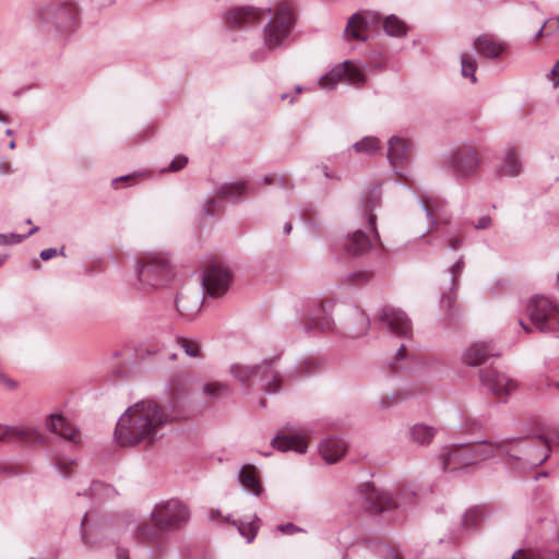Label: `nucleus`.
I'll use <instances>...</instances> for the list:
<instances>
[{"label": "nucleus", "instance_id": "nucleus-14", "mask_svg": "<svg viewBox=\"0 0 559 559\" xmlns=\"http://www.w3.org/2000/svg\"><path fill=\"white\" fill-rule=\"evenodd\" d=\"M474 48L480 57L498 58L504 50V45L490 34L478 36L474 41Z\"/></svg>", "mask_w": 559, "mask_h": 559}, {"label": "nucleus", "instance_id": "nucleus-2", "mask_svg": "<svg viewBox=\"0 0 559 559\" xmlns=\"http://www.w3.org/2000/svg\"><path fill=\"white\" fill-rule=\"evenodd\" d=\"M170 275L168 259L160 253H150L141 259L136 267L139 288L157 287L164 284Z\"/></svg>", "mask_w": 559, "mask_h": 559}, {"label": "nucleus", "instance_id": "nucleus-37", "mask_svg": "<svg viewBox=\"0 0 559 559\" xmlns=\"http://www.w3.org/2000/svg\"><path fill=\"white\" fill-rule=\"evenodd\" d=\"M75 9L74 7H67L60 9L55 14L56 22L62 27H71L74 24Z\"/></svg>", "mask_w": 559, "mask_h": 559}, {"label": "nucleus", "instance_id": "nucleus-38", "mask_svg": "<svg viewBox=\"0 0 559 559\" xmlns=\"http://www.w3.org/2000/svg\"><path fill=\"white\" fill-rule=\"evenodd\" d=\"M480 516L481 514L478 509L467 510L462 516V527L466 531L474 528L478 524Z\"/></svg>", "mask_w": 559, "mask_h": 559}, {"label": "nucleus", "instance_id": "nucleus-40", "mask_svg": "<svg viewBox=\"0 0 559 559\" xmlns=\"http://www.w3.org/2000/svg\"><path fill=\"white\" fill-rule=\"evenodd\" d=\"M405 495H406V491L401 492L399 496V502L396 504H394L391 502L390 498L386 495L372 492V496H374L378 499V507L381 510H385L391 507H397L400 504H403Z\"/></svg>", "mask_w": 559, "mask_h": 559}, {"label": "nucleus", "instance_id": "nucleus-51", "mask_svg": "<svg viewBox=\"0 0 559 559\" xmlns=\"http://www.w3.org/2000/svg\"><path fill=\"white\" fill-rule=\"evenodd\" d=\"M464 263L462 260L456 261L452 266V272L456 275L463 270Z\"/></svg>", "mask_w": 559, "mask_h": 559}, {"label": "nucleus", "instance_id": "nucleus-22", "mask_svg": "<svg viewBox=\"0 0 559 559\" xmlns=\"http://www.w3.org/2000/svg\"><path fill=\"white\" fill-rule=\"evenodd\" d=\"M522 164L519 158L518 150L509 146L504 151L501 165L498 169L501 176H518L521 173Z\"/></svg>", "mask_w": 559, "mask_h": 559}, {"label": "nucleus", "instance_id": "nucleus-32", "mask_svg": "<svg viewBox=\"0 0 559 559\" xmlns=\"http://www.w3.org/2000/svg\"><path fill=\"white\" fill-rule=\"evenodd\" d=\"M177 309L181 316L186 318H193L201 309V302L199 298H195L193 302H190L188 297L180 296L177 299Z\"/></svg>", "mask_w": 559, "mask_h": 559}, {"label": "nucleus", "instance_id": "nucleus-59", "mask_svg": "<svg viewBox=\"0 0 559 559\" xmlns=\"http://www.w3.org/2000/svg\"><path fill=\"white\" fill-rule=\"evenodd\" d=\"M545 25H546V23H544V24L542 25V27L538 29V32H537V34H536V38H539V37H542V36L544 35V28H545Z\"/></svg>", "mask_w": 559, "mask_h": 559}, {"label": "nucleus", "instance_id": "nucleus-46", "mask_svg": "<svg viewBox=\"0 0 559 559\" xmlns=\"http://www.w3.org/2000/svg\"><path fill=\"white\" fill-rule=\"evenodd\" d=\"M491 225V218L489 216L480 217L477 223H475V228L477 229H486Z\"/></svg>", "mask_w": 559, "mask_h": 559}, {"label": "nucleus", "instance_id": "nucleus-57", "mask_svg": "<svg viewBox=\"0 0 559 559\" xmlns=\"http://www.w3.org/2000/svg\"><path fill=\"white\" fill-rule=\"evenodd\" d=\"M520 325L524 329L526 333L531 332V328L526 325L522 320L519 321Z\"/></svg>", "mask_w": 559, "mask_h": 559}, {"label": "nucleus", "instance_id": "nucleus-19", "mask_svg": "<svg viewBox=\"0 0 559 559\" xmlns=\"http://www.w3.org/2000/svg\"><path fill=\"white\" fill-rule=\"evenodd\" d=\"M523 452L525 460L532 465H539L549 456L550 448L548 442L543 438L534 440V447L524 445Z\"/></svg>", "mask_w": 559, "mask_h": 559}, {"label": "nucleus", "instance_id": "nucleus-20", "mask_svg": "<svg viewBox=\"0 0 559 559\" xmlns=\"http://www.w3.org/2000/svg\"><path fill=\"white\" fill-rule=\"evenodd\" d=\"M344 247L347 252L358 255L367 252L371 248L370 238L362 230L358 229L345 238Z\"/></svg>", "mask_w": 559, "mask_h": 559}, {"label": "nucleus", "instance_id": "nucleus-54", "mask_svg": "<svg viewBox=\"0 0 559 559\" xmlns=\"http://www.w3.org/2000/svg\"><path fill=\"white\" fill-rule=\"evenodd\" d=\"M369 326H370L369 320L362 319V331H361L360 335L365 334L369 330Z\"/></svg>", "mask_w": 559, "mask_h": 559}, {"label": "nucleus", "instance_id": "nucleus-43", "mask_svg": "<svg viewBox=\"0 0 559 559\" xmlns=\"http://www.w3.org/2000/svg\"><path fill=\"white\" fill-rule=\"evenodd\" d=\"M187 163H188V158L183 155H179L174 158V160L168 166L167 170L168 171H178V170L182 169L187 165Z\"/></svg>", "mask_w": 559, "mask_h": 559}, {"label": "nucleus", "instance_id": "nucleus-13", "mask_svg": "<svg viewBox=\"0 0 559 559\" xmlns=\"http://www.w3.org/2000/svg\"><path fill=\"white\" fill-rule=\"evenodd\" d=\"M262 19V11L253 7H241L229 10L225 20L229 27L254 25Z\"/></svg>", "mask_w": 559, "mask_h": 559}, {"label": "nucleus", "instance_id": "nucleus-47", "mask_svg": "<svg viewBox=\"0 0 559 559\" xmlns=\"http://www.w3.org/2000/svg\"><path fill=\"white\" fill-rule=\"evenodd\" d=\"M58 254V251L57 249L55 248H48V249H45L40 252V258L45 261L56 257Z\"/></svg>", "mask_w": 559, "mask_h": 559}, {"label": "nucleus", "instance_id": "nucleus-10", "mask_svg": "<svg viewBox=\"0 0 559 559\" xmlns=\"http://www.w3.org/2000/svg\"><path fill=\"white\" fill-rule=\"evenodd\" d=\"M493 342L478 341L469 344L462 354V360L471 367L486 362L490 357L498 356Z\"/></svg>", "mask_w": 559, "mask_h": 559}, {"label": "nucleus", "instance_id": "nucleus-36", "mask_svg": "<svg viewBox=\"0 0 559 559\" xmlns=\"http://www.w3.org/2000/svg\"><path fill=\"white\" fill-rule=\"evenodd\" d=\"M383 27L389 35L393 36H401L406 33L405 24L395 15L388 16L384 20Z\"/></svg>", "mask_w": 559, "mask_h": 559}, {"label": "nucleus", "instance_id": "nucleus-52", "mask_svg": "<svg viewBox=\"0 0 559 559\" xmlns=\"http://www.w3.org/2000/svg\"><path fill=\"white\" fill-rule=\"evenodd\" d=\"M512 559H527L525 551L519 549L512 555Z\"/></svg>", "mask_w": 559, "mask_h": 559}, {"label": "nucleus", "instance_id": "nucleus-27", "mask_svg": "<svg viewBox=\"0 0 559 559\" xmlns=\"http://www.w3.org/2000/svg\"><path fill=\"white\" fill-rule=\"evenodd\" d=\"M472 445H473V449L475 452V457H476L477 463L488 460V459H491L496 455L503 454L506 452V443L504 442L491 443V442L484 441V442L474 443Z\"/></svg>", "mask_w": 559, "mask_h": 559}, {"label": "nucleus", "instance_id": "nucleus-3", "mask_svg": "<svg viewBox=\"0 0 559 559\" xmlns=\"http://www.w3.org/2000/svg\"><path fill=\"white\" fill-rule=\"evenodd\" d=\"M527 314L531 322L542 332L559 328V307L545 296H534L530 299Z\"/></svg>", "mask_w": 559, "mask_h": 559}, {"label": "nucleus", "instance_id": "nucleus-6", "mask_svg": "<svg viewBox=\"0 0 559 559\" xmlns=\"http://www.w3.org/2000/svg\"><path fill=\"white\" fill-rule=\"evenodd\" d=\"M231 283V275L219 262H213L205 266L202 285L211 297L222 296L227 292Z\"/></svg>", "mask_w": 559, "mask_h": 559}, {"label": "nucleus", "instance_id": "nucleus-63", "mask_svg": "<svg viewBox=\"0 0 559 559\" xmlns=\"http://www.w3.org/2000/svg\"><path fill=\"white\" fill-rule=\"evenodd\" d=\"M0 121H2V122H8V121H9V119H8V117H7L5 115H3V114H1V112H0Z\"/></svg>", "mask_w": 559, "mask_h": 559}, {"label": "nucleus", "instance_id": "nucleus-9", "mask_svg": "<svg viewBox=\"0 0 559 559\" xmlns=\"http://www.w3.org/2000/svg\"><path fill=\"white\" fill-rule=\"evenodd\" d=\"M442 467L445 471H459L477 464L472 444L455 445L441 456Z\"/></svg>", "mask_w": 559, "mask_h": 559}, {"label": "nucleus", "instance_id": "nucleus-17", "mask_svg": "<svg viewBox=\"0 0 559 559\" xmlns=\"http://www.w3.org/2000/svg\"><path fill=\"white\" fill-rule=\"evenodd\" d=\"M380 204V194L377 190H368L361 201L360 214L369 229L376 231V215L373 210Z\"/></svg>", "mask_w": 559, "mask_h": 559}, {"label": "nucleus", "instance_id": "nucleus-16", "mask_svg": "<svg viewBox=\"0 0 559 559\" xmlns=\"http://www.w3.org/2000/svg\"><path fill=\"white\" fill-rule=\"evenodd\" d=\"M46 425L51 432L66 440L74 441L78 436L76 427L61 415H50Z\"/></svg>", "mask_w": 559, "mask_h": 559}, {"label": "nucleus", "instance_id": "nucleus-35", "mask_svg": "<svg viewBox=\"0 0 559 559\" xmlns=\"http://www.w3.org/2000/svg\"><path fill=\"white\" fill-rule=\"evenodd\" d=\"M259 522H260V520L257 516H254V519L248 523L233 522V524L237 525L239 533L243 537H246L248 543H251L254 539V537L259 531V527H260Z\"/></svg>", "mask_w": 559, "mask_h": 559}, {"label": "nucleus", "instance_id": "nucleus-30", "mask_svg": "<svg viewBox=\"0 0 559 559\" xmlns=\"http://www.w3.org/2000/svg\"><path fill=\"white\" fill-rule=\"evenodd\" d=\"M343 74L344 71L340 69L338 64L319 79V86L323 90H333L338 83L343 82Z\"/></svg>", "mask_w": 559, "mask_h": 559}, {"label": "nucleus", "instance_id": "nucleus-61", "mask_svg": "<svg viewBox=\"0 0 559 559\" xmlns=\"http://www.w3.org/2000/svg\"><path fill=\"white\" fill-rule=\"evenodd\" d=\"M284 230L286 234H289L290 230H292V224L290 223H286L285 226H284Z\"/></svg>", "mask_w": 559, "mask_h": 559}, {"label": "nucleus", "instance_id": "nucleus-53", "mask_svg": "<svg viewBox=\"0 0 559 559\" xmlns=\"http://www.w3.org/2000/svg\"><path fill=\"white\" fill-rule=\"evenodd\" d=\"M460 246H461V241H460L457 238H451V239L449 240V247H450L451 249H454V250H455V249H457Z\"/></svg>", "mask_w": 559, "mask_h": 559}, {"label": "nucleus", "instance_id": "nucleus-62", "mask_svg": "<svg viewBox=\"0 0 559 559\" xmlns=\"http://www.w3.org/2000/svg\"><path fill=\"white\" fill-rule=\"evenodd\" d=\"M403 352H404V346H401L396 353V357L400 358L403 356Z\"/></svg>", "mask_w": 559, "mask_h": 559}, {"label": "nucleus", "instance_id": "nucleus-55", "mask_svg": "<svg viewBox=\"0 0 559 559\" xmlns=\"http://www.w3.org/2000/svg\"><path fill=\"white\" fill-rule=\"evenodd\" d=\"M0 245H10L9 235H0Z\"/></svg>", "mask_w": 559, "mask_h": 559}, {"label": "nucleus", "instance_id": "nucleus-50", "mask_svg": "<svg viewBox=\"0 0 559 559\" xmlns=\"http://www.w3.org/2000/svg\"><path fill=\"white\" fill-rule=\"evenodd\" d=\"M24 238H25V236H23V235H19V234H10V235H9V241H10V245H11V243H19V242H21Z\"/></svg>", "mask_w": 559, "mask_h": 559}, {"label": "nucleus", "instance_id": "nucleus-42", "mask_svg": "<svg viewBox=\"0 0 559 559\" xmlns=\"http://www.w3.org/2000/svg\"><path fill=\"white\" fill-rule=\"evenodd\" d=\"M547 80L551 83L552 87H559V60L554 64L551 70L547 73Z\"/></svg>", "mask_w": 559, "mask_h": 559}, {"label": "nucleus", "instance_id": "nucleus-8", "mask_svg": "<svg viewBox=\"0 0 559 559\" xmlns=\"http://www.w3.org/2000/svg\"><path fill=\"white\" fill-rule=\"evenodd\" d=\"M377 321L382 330L399 336H408L412 332V324L407 316L392 307L382 308L378 312Z\"/></svg>", "mask_w": 559, "mask_h": 559}, {"label": "nucleus", "instance_id": "nucleus-49", "mask_svg": "<svg viewBox=\"0 0 559 559\" xmlns=\"http://www.w3.org/2000/svg\"><path fill=\"white\" fill-rule=\"evenodd\" d=\"M533 559H559V554H538Z\"/></svg>", "mask_w": 559, "mask_h": 559}, {"label": "nucleus", "instance_id": "nucleus-1", "mask_svg": "<svg viewBox=\"0 0 559 559\" xmlns=\"http://www.w3.org/2000/svg\"><path fill=\"white\" fill-rule=\"evenodd\" d=\"M168 419V414L157 402L142 400L129 406L119 417L115 440L122 447L152 443Z\"/></svg>", "mask_w": 559, "mask_h": 559}, {"label": "nucleus", "instance_id": "nucleus-31", "mask_svg": "<svg viewBox=\"0 0 559 559\" xmlns=\"http://www.w3.org/2000/svg\"><path fill=\"white\" fill-rule=\"evenodd\" d=\"M249 191L248 186L243 181L224 185L218 190V195L224 199H238Z\"/></svg>", "mask_w": 559, "mask_h": 559}, {"label": "nucleus", "instance_id": "nucleus-48", "mask_svg": "<svg viewBox=\"0 0 559 559\" xmlns=\"http://www.w3.org/2000/svg\"><path fill=\"white\" fill-rule=\"evenodd\" d=\"M217 205V201L215 199H211L207 201L205 205V214L211 215L215 212V207Z\"/></svg>", "mask_w": 559, "mask_h": 559}, {"label": "nucleus", "instance_id": "nucleus-64", "mask_svg": "<svg viewBox=\"0 0 559 559\" xmlns=\"http://www.w3.org/2000/svg\"><path fill=\"white\" fill-rule=\"evenodd\" d=\"M358 276H359L361 280H364V281H366V280H368V278H369V274H367V273L359 274Z\"/></svg>", "mask_w": 559, "mask_h": 559}, {"label": "nucleus", "instance_id": "nucleus-4", "mask_svg": "<svg viewBox=\"0 0 559 559\" xmlns=\"http://www.w3.org/2000/svg\"><path fill=\"white\" fill-rule=\"evenodd\" d=\"M151 518L159 530H175L188 521L189 511L182 502L168 500L157 503Z\"/></svg>", "mask_w": 559, "mask_h": 559}, {"label": "nucleus", "instance_id": "nucleus-25", "mask_svg": "<svg viewBox=\"0 0 559 559\" xmlns=\"http://www.w3.org/2000/svg\"><path fill=\"white\" fill-rule=\"evenodd\" d=\"M456 169L460 175L468 176L478 168L477 154L471 150L460 151L455 157Z\"/></svg>", "mask_w": 559, "mask_h": 559}, {"label": "nucleus", "instance_id": "nucleus-34", "mask_svg": "<svg viewBox=\"0 0 559 559\" xmlns=\"http://www.w3.org/2000/svg\"><path fill=\"white\" fill-rule=\"evenodd\" d=\"M354 150L358 154H373L380 148V141L374 136H366L354 144Z\"/></svg>", "mask_w": 559, "mask_h": 559}, {"label": "nucleus", "instance_id": "nucleus-33", "mask_svg": "<svg viewBox=\"0 0 559 559\" xmlns=\"http://www.w3.org/2000/svg\"><path fill=\"white\" fill-rule=\"evenodd\" d=\"M461 61V74L464 78H468L472 83H476L477 79L475 75L476 69H477V62L476 59L467 53L463 52L460 58Z\"/></svg>", "mask_w": 559, "mask_h": 559}, {"label": "nucleus", "instance_id": "nucleus-15", "mask_svg": "<svg viewBox=\"0 0 559 559\" xmlns=\"http://www.w3.org/2000/svg\"><path fill=\"white\" fill-rule=\"evenodd\" d=\"M411 144L407 140L393 136L388 143V158L391 165L397 169L400 164L406 162L409 157Z\"/></svg>", "mask_w": 559, "mask_h": 559}, {"label": "nucleus", "instance_id": "nucleus-56", "mask_svg": "<svg viewBox=\"0 0 559 559\" xmlns=\"http://www.w3.org/2000/svg\"><path fill=\"white\" fill-rule=\"evenodd\" d=\"M4 427L5 426L0 425V441L8 440V435L4 433Z\"/></svg>", "mask_w": 559, "mask_h": 559}, {"label": "nucleus", "instance_id": "nucleus-58", "mask_svg": "<svg viewBox=\"0 0 559 559\" xmlns=\"http://www.w3.org/2000/svg\"><path fill=\"white\" fill-rule=\"evenodd\" d=\"M7 385L11 390L16 388V383L14 381H12V380H7Z\"/></svg>", "mask_w": 559, "mask_h": 559}, {"label": "nucleus", "instance_id": "nucleus-18", "mask_svg": "<svg viewBox=\"0 0 559 559\" xmlns=\"http://www.w3.org/2000/svg\"><path fill=\"white\" fill-rule=\"evenodd\" d=\"M346 450V442L338 438H326L320 444V453L328 463H334L340 460Z\"/></svg>", "mask_w": 559, "mask_h": 559}, {"label": "nucleus", "instance_id": "nucleus-7", "mask_svg": "<svg viewBox=\"0 0 559 559\" xmlns=\"http://www.w3.org/2000/svg\"><path fill=\"white\" fill-rule=\"evenodd\" d=\"M481 384L498 399L504 400L518 389V383L508 374L493 368L480 370L479 373Z\"/></svg>", "mask_w": 559, "mask_h": 559}, {"label": "nucleus", "instance_id": "nucleus-60", "mask_svg": "<svg viewBox=\"0 0 559 559\" xmlns=\"http://www.w3.org/2000/svg\"><path fill=\"white\" fill-rule=\"evenodd\" d=\"M426 218H427V222L431 225L432 224V215L429 211H426Z\"/></svg>", "mask_w": 559, "mask_h": 559}, {"label": "nucleus", "instance_id": "nucleus-24", "mask_svg": "<svg viewBox=\"0 0 559 559\" xmlns=\"http://www.w3.org/2000/svg\"><path fill=\"white\" fill-rule=\"evenodd\" d=\"M4 433L9 441L33 442L38 440V431L33 426H5Z\"/></svg>", "mask_w": 559, "mask_h": 559}, {"label": "nucleus", "instance_id": "nucleus-44", "mask_svg": "<svg viewBox=\"0 0 559 559\" xmlns=\"http://www.w3.org/2000/svg\"><path fill=\"white\" fill-rule=\"evenodd\" d=\"M276 530L281 533L289 534V535L301 531V528H299L298 526H296L293 523L280 524L276 526Z\"/></svg>", "mask_w": 559, "mask_h": 559}, {"label": "nucleus", "instance_id": "nucleus-23", "mask_svg": "<svg viewBox=\"0 0 559 559\" xmlns=\"http://www.w3.org/2000/svg\"><path fill=\"white\" fill-rule=\"evenodd\" d=\"M272 445L282 452L293 450L298 453H305L307 451V443L299 436L277 435L272 439Z\"/></svg>", "mask_w": 559, "mask_h": 559}, {"label": "nucleus", "instance_id": "nucleus-28", "mask_svg": "<svg viewBox=\"0 0 559 559\" xmlns=\"http://www.w3.org/2000/svg\"><path fill=\"white\" fill-rule=\"evenodd\" d=\"M409 437L415 443L425 445L430 443L433 439L435 430L432 427L426 425H415L409 430Z\"/></svg>", "mask_w": 559, "mask_h": 559}, {"label": "nucleus", "instance_id": "nucleus-39", "mask_svg": "<svg viewBox=\"0 0 559 559\" xmlns=\"http://www.w3.org/2000/svg\"><path fill=\"white\" fill-rule=\"evenodd\" d=\"M202 391L205 395L216 399L228 391V386L221 382H210L203 385Z\"/></svg>", "mask_w": 559, "mask_h": 559}, {"label": "nucleus", "instance_id": "nucleus-41", "mask_svg": "<svg viewBox=\"0 0 559 559\" xmlns=\"http://www.w3.org/2000/svg\"><path fill=\"white\" fill-rule=\"evenodd\" d=\"M178 343L189 357H198L200 355V345L195 341L180 337Z\"/></svg>", "mask_w": 559, "mask_h": 559}, {"label": "nucleus", "instance_id": "nucleus-26", "mask_svg": "<svg viewBox=\"0 0 559 559\" xmlns=\"http://www.w3.org/2000/svg\"><path fill=\"white\" fill-rule=\"evenodd\" d=\"M340 69L344 71L343 81L355 86H361L366 83V73L364 69L356 62L346 60L340 64Z\"/></svg>", "mask_w": 559, "mask_h": 559}, {"label": "nucleus", "instance_id": "nucleus-45", "mask_svg": "<svg viewBox=\"0 0 559 559\" xmlns=\"http://www.w3.org/2000/svg\"><path fill=\"white\" fill-rule=\"evenodd\" d=\"M140 535L145 539H153L156 536V532L150 526H143L140 531Z\"/></svg>", "mask_w": 559, "mask_h": 559}, {"label": "nucleus", "instance_id": "nucleus-21", "mask_svg": "<svg viewBox=\"0 0 559 559\" xmlns=\"http://www.w3.org/2000/svg\"><path fill=\"white\" fill-rule=\"evenodd\" d=\"M241 486L255 496L262 491L257 467L251 464L242 466L238 475Z\"/></svg>", "mask_w": 559, "mask_h": 559}, {"label": "nucleus", "instance_id": "nucleus-12", "mask_svg": "<svg viewBox=\"0 0 559 559\" xmlns=\"http://www.w3.org/2000/svg\"><path fill=\"white\" fill-rule=\"evenodd\" d=\"M377 15L372 12L355 13L353 14L344 29V37L346 39H357L365 41L367 36L365 35L369 25L376 22Z\"/></svg>", "mask_w": 559, "mask_h": 559}, {"label": "nucleus", "instance_id": "nucleus-5", "mask_svg": "<svg viewBox=\"0 0 559 559\" xmlns=\"http://www.w3.org/2000/svg\"><path fill=\"white\" fill-rule=\"evenodd\" d=\"M230 373L241 383H246L255 374L266 376L270 373L271 379L264 382L263 389L269 393H275L281 389L282 379L278 374L271 372V361L269 360L262 361L260 365L255 366L235 364L230 367Z\"/></svg>", "mask_w": 559, "mask_h": 559}, {"label": "nucleus", "instance_id": "nucleus-29", "mask_svg": "<svg viewBox=\"0 0 559 559\" xmlns=\"http://www.w3.org/2000/svg\"><path fill=\"white\" fill-rule=\"evenodd\" d=\"M331 306L320 305L317 311L312 314L311 321L316 328L321 331H330L333 326V321L329 316Z\"/></svg>", "mask_w": 559, "mask_h": 559}, {"label": "nucleus", "instance_id": "nucleus-11", "mask_svg": "<svg viewBox=\"0 0 559 559\" xmlns=\"http://www.w3.org/2000/svg\"><path fill=\"white\" fill-rule=\"evenodd\" d=\"M290 16L278 14L264 29V44L269 49L278 47L290 31Z\"/></svg>", "mask_w": 559, "mask_h": 559}]
</instances>
